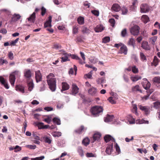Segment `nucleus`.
I'll return each instance as SVG.
<instances>
[{
	"label": "nucleus",
	"mask_w": 160,
	"mask_h": 160,
	"mask_svg": "<svg viewBox=\"0 0 160 160\" xmlns=\"http://www.w3.org/2000/svg\"><path fill=\"white\" fill-rule=\"evenodd\" d=\"M47 81L50 89L52 91H54L56 88V80L54 75L50 73L47 76Z\"/></svg>",
	"instance_id": "nucleus-1"
},
{
	"label": "nucleus",
	"mask_w": 160,
	"mask_h": 160,
	"mask_svg": "<svg viewBox=\"0 0 160 160\" xmlns=\"http://www.w3.org/2000/svg\"><path fill=\"white\" fill-rule=\"evenodd\" d=\"M102 108L101 106H95L93 107L91 110V112L92 114L95 116H99V114L102 112Z\"/></svg>",
	"instance_id": "nucleus-2"
},
{
	"label": "nucleus",
	"mask_w": 160,
	"mask_h": 160,
	"mask_svg": "<svg viewBox=\"0 0 160 160\" xmlns=\"http://www.w3.org/2000/svg\"><path fill=\"white\" fill-rule=\"evenodd\" d=\"M20 73L18 71L16 70L11 73V84L13 86L16 79V77L20 76Z\"/></svg>",
	"instance_id": "nucleus-3"
},
{
	"label": "nucleus",
	"mask_w": 160,
	"mask_h": 160,
	"mask_svg": "<svg viewBox=\"0 0 160 160\" xmlns=\"http://www.w3.org/2000/svg\"><path fill=\"white\" fill-rule=\"evenodd\" d=\"M139 27L137 25H135L131 28L130 31L131 33L134 36L137 35L139 33Z\"/></svg>",
	"instance_id": "nucleus-4"
},
{
	"label": "nucleus",
	"mask_w": 160,
	"mask_h": 160,
	"mask_svg": "<svg viewBox=\"0 0 160 160\" xmlns=\"http://www.w3.org/2000/svg\"><path fill=\"white\" fill-rule=\"evenodd\" d=\"M138 107L141 110L144 112L145 114L146 115H148L150 113V108L149 107L147 106H142L140 105H138Z\"/></svg>",
	"instance_id": "nucleus-5"
},
{
	"label": "nucleus",
	"mask_w": 160,
	"mask_h": 160,
	"mask_svg": "<svg viewBox=\"0 0 160 160\" xmlns=\"http://www.w3.org/2000/svg\"><path fill=\"white\" fill-rule=\"evenodd\" d=\"M35 78L37 82H39L42 80V75L39 70L35 72Z\"/></svg>",
	"instance_id": "nucleus-6"
},
{
	"label": "nucleus",
	"mask_w": 160,
	"mask_h": 160,
	"mask_svg": "<svg viewBox=\"0 0 160 160\" xmlns=\"http://www.w3.org/2000/svg\"><path fill=\"white\" fill-rule=\"evenodd\" d=\"M143 80V82L142 83L143 88L146 90L148 89L150 87V82L148 81L146 78H144Z\"/></svg>",
	"instance_id": "nucleus-7"
},
{
	"label": "nucleus",
	"mask_w": 160,
	"mask_h": 160,
	"mask_svg": "<svg viewBox=\"0 0 160 160\" xmlns=\"http://www.w3.org/2000/svg\"><path fill=\"white\" fill-rule=\"evenodd\" d=\"M24 76L28 80H30L32 76L31 72L30 69H25L24 73Z\"/></svg>",
	"instance_id": "nucleus-8"
},
{
	"label": "nucleus",
	"mask_w": 160,
	"mask_h": 160,
	"mask_svg": "<svg viewBox=\"0 0 160 160\" xmlns=\"http://www.w3.org/2000/svg\"><path fill=\"white\" fill-rule=\"evenodd\" d=\"M79 89L75 84H72V94L75 95L79 92Z\"/></svg>",
	"instance_id": "nucleus-9"
},
{
	"label": "nucleus",
	"mask_w": 160,
	"mask_h": 160,
	"mask_svg": "<svg viewBox=\"0 0 160 160\" xmlns=\"http://www.w3.org/2000/svg\"><path fill=\"white\" fill-rule=\"evenodd\" d=\"M0 82L2 85L4 86L6 89H8L9 87L6 80L2 76H0Z\"/></svg>",
	"instance_id": "nucleus-10"
},
{
	"label": "nucleus",
	"mask_w": 160,
	"mask_h": 160,
	"mask_svg": "<svg viewBox=\"0 0 160 160\" xmlns=\"http://www.w3.org/2000/svg\"><path fill=\"white\" fill-rule=\"evenodd\" d=\"M52 17L51 16H50L49 17L48 19L47 20L46 22L44 23V28H47L48 27H51L52 26Z\"/></svg>",
	"instance_id": "nucleus-11"
},
{
	"label": "nucleus",
	"mask_w": 160,
	"mask_h": 160,
	"mask_svg": "<svg viewBox=\"0 0 160 160\" xmlns=\"http://www.w3.org/2000/svg\"><path fill=\"white\" fill-rule=\"evenodd\" d=\"M87 128L83 126H81L75 130L74 132L75 133L78 134H81L82 132H85Z\"/></svg>",
	"instance_id": "nucleus-12"
},
{
	"label": "nucleus",
	"mask_w": 160,
	"mask_h": 160,
	"mask_svg": "<svg viewBox=\"0 0 160 160\" xmlns=\"http://www.w3.org/2000/svg\"><path fill=\"white\" fill-rule=\"evenodd\" d=\"M36 13L35 12H33L29 17L27 18L28 21L32 23H34L36 18Z\"/></svg>",
	"instance_id": "nucleus-13"
},
{
	"label": "nucleus",
	"mask_w": 160,
	"mask_h": 160,
	"mask_svg": "<svg viewBox=\"0 0 160 160\" xmlns=\"http://www.w3.org/2000/svg\"><path fill=\"white\" fill-rule=\"evenodd\" d=\"M141 47L146 50L150 49V47L148 44V42L146 41L143 42L141 44Z\"/></svg>",
	"instance_id": "nucleus-14"
},
{
	"label": "nucleus",
	"mask_w": 160,
	"mask_h": 160,
	"mask_svg": "<svg viewBox=\"0 0 160 160\" xmlns=\"http://www.w3.org/2000/svg\"><path fill=\"white\" fill-rule=\"evenodd\" d=\"M97 89L94 87H92L88 90V92L92 96H95L97 93Z\"/></svg>",
	"instance_id": "nucleus-15"
},
{
	"label": "nucleus",
	"mask_w": 160,
	"mask_h": 160,
	"mask_svg": "<svg viewBox=\"0 0 160 160\" xmlns=\"http://www.w3.org/2000/svg\"><path fill=\"white\" fill-rule=\"evenodd\" d=\"M63 55H64V56L62 57L61 58V62H62L70 61V59L68 58L69 57V53H63Z\"/></svg>",
	"instance_id": "nucleus-16"
},
{
	"label": "nucleus",
	"mask_w": 160,
	"mask_h": 160,
	"mask_svg": "<svg viewBox=\"0 0 160 160\" xmlns=\"http://www.w3.org/2000/svg\"><path fill=\"white\" fill-rule=\"evenodd\" d=\"M104 139L105 142H108L110 140H112V142H114L115 140L111 135H106L104 137Z\"/></svg>",
	"instance_id": "nucleus-17"
},
{
	"label": "nucleus",
	"mask_w": 160,
	"mask_h": 160,
	"mask_svg": "<svg viewBox=\"0 0 160 160\" xmlns=\"http://www.w3.org/2000/svg\"><path fill=\"white\" fill-rule=\"evenodd\" d=\"M132 92H138L140 93L142 92V91L139 86L138 85H136L133 86L132 88Z\"/></svg>",
	"instance_id": "nucleus-18"
},
{
	"label": "nucleus",
	"mask_w": 160,
	"mask_h": 160,
	"mask_svg": "<svg viewBox=\"0 0 160 160\" xmlns=\"http://www.w3.org/2000/svg\"><path fill=\"white\" fill-rule=\"evenodd\" d=\"M120 53L121 54L124 53L126 55L127 52V47L125 45H123L120 48Z\"/></svg>",
	"instance_id": "nucleus-19"
},
{
	"label": "nucleus",
	"mask_w": 160,
	"mask_h": 160,
	"mask_svg": "<svg viewBox=\"0 0 160 160\" xmlns=\"http://www.w3.org/2000/svg\"><path fill=\"white\" fill-rule=\"evenodd\" d=\"M113 148V143L108 145L106 150L105 152L109 155L111 154Z\"/></svg>",
	"instance_id": "nucleus-20"
},
{
	"label": "nucleus",
	"mask_w": 160,
	"mask_h": 160,
	"mask_svg": "<svg viewBox=\"0 0 160 160\" xmlns=\"http://www.w3.org/2000/svg\"><path fill=\"white\" fill-rule=\"evenodd\" d=\"M69 57H70L72 59L79 60V62L80 63H82V60L77 55L74 54H71V53H69Z\"/></svg>",
	"instance_id": "nucleus-21"
},
{
	"label": "nucleus",
	"mask_w": 160,
	"mask_h": 160,
	"mask_svg": "<svg viewBox=\"0 0 160 160\" xmlns=\"http://www.w3.org/2000/svg\"><path fill=\"white\" fill-rule=\"evenodd\" d=\"M104 29V28L102 25H97L95 28L94 30L96 32H102Z\"/></svg>",
	"instance_id": "nucleus-22"
},
{
	"label": "nucleus",
	"mask_w": 160,
	"mask_h": 160,
	"mask_svg": "<svg viewBox=\"0 0 160 160\" xmlns=\"http://www.w3.org/2000/svg\"><path fill=\"white\" fill-rule=\"evenodd\" d=\"M21 17L19 14H14L12 18V21L15 22L18 21Z\"/></svg>",
	"instance_id": "nucleus-23"
},
{
	"label": "nucleus",
	"mask_w": 160,
	"mask_h": 160,
	"mask_svg": "<svg viewBox=\"0 0 160 160\" xmlns=\"http://www.w3.org/2000/svg\"><path fill=\"white\" fill-rule=\"evenodd\" d=\"M81 31L83 34H88L90 32L89 29L85 26H83L82 27Z\"/></svg>",
	"instance_id": "nucleus-24"
},
{
	"label": "nucleus",
	"mask_w": 160,
	"mask_h": 160,
	"mask_svg": "<svg viewBox=\"0 0 160 160\" xmlns=\"http://www.w3.org/2000/svg\"><path fill=\"white\" fill-rule=\"evenodd\" d=\"M69 88V85L66 82L62 83V89L61 91H65L68 90Z\"/></svg>",
	"instance_id": "nucleus-25"
},
{
	"label": "nucleus",
	"mask_w": 160,
	"mask_h": 160,
	"mask_svg": "<svg viewBox=\"0 0 160 160\" xmlns=\"http://www.w3.org/2000/svg\"><path fill=\"white\" fill-rule=\"evenodd\" d=\"M101 136V134L99 132H97L94 134L93 138L94 141L96 140H98Z\"/></svg>",
	"instance_id": "nucleus-26"
},
{
	"label": "nucleus",
	"mask_w": 160,
	"mask_h": 160,
	"mask_svg": "<svg viewBox=\"0 0 160 160\" xmlns=\"http://www.w3.org/2000/svg\"><path fill=\"white\" fill-rule=\"evenodd\" d=\"M78 23L80 25H83L84 23V18L83 17L79 16L77 20Z\"/></svg>",
	"instance_id": "nucleus-27"
},
{
	"label": "nucleus",
	"mask_w": 160,
	"mask_h": 160,
	"mask_svg": "<svg viewBox=\"0 0 160 160\" xmlns=\"http://www.w3.org/2000/svg\"><path fill=\"white\" fill-rule=\"evenodd\" d=\"M159 60L156 56H154L153 62H152V66L156 67L158 64Z\"/></svg>",
	"instance_id": "nucleus-28"
},
{
	"label": "nucleus",
	"mask_w": 160,
	"mask_h": 160,
	"mask_svg": "<svg viewBox=\"0 0 160 160\" xmlns=\"http://www.w3.org/2000/svg\"><path fill=\"white\" fill-rule=\"evenodd\" d=\"M114 116L113 115H108L104 119V121L106 122H108L112 121Z\"/></svg>",
	"instance_id": "nucleus-29"
},
{
	"label": "nucleus",
	"mask_w": 160,
	"mask_h": 160,
	"mask_svg": "<svg viewBox=\"0 0 160 160\" xmlns=\"http://www.w3.org/2000/svg\"><path fill=\"white\" fill-rule=\"evenodd\" d=\"M16 89L17 91H19L22 93L24 92V87L21 85H17L16 87Z\"/></svg>",
	"instance_id": "nucleus-30"
},
{
	"label": "nucleus",
	"mask_w": 160,
	"mask_h": 160,
	"mask_svg": "<svg viewBox=\"0 0 160 160\" xmlns=\"http://www.w3.org/2000/svg\"><path fill=\"white\" fill-rule=\"evenodd\" d=\"M140 10H149L150 8L149 6L147 4H142L140 7Z\"/></svg>",
	"instance_id": "nucleus-31"
},
{
	"label": "nucleus",
	"mask_w": 160,
	"mask_h": 160,
	"mask_svg": "<svg viewBox=\"0 0 160 160\" xmlns=\"http://www.w3.org/2000/svg\"><path fill=\"white\" fill-rule=\"evenodd\" d=\"M30 82H28V90L30 91H31L33 89L34 86V84L33 83V81L32 80H29Z\"/></svg>",
	"instance_id": "nucleus-32"
},
{
	"label": "nucleus",
	"mask_w": 160,
	"mask_h": 160,
	"mask_svg": "<svg viewBox=\"0 0 160 160\" xmlns=\"http://www.w3.org/2000/svg\"><path fill=\"white\" fill-rule=\"evenodd\" d=\"M77 151L79 155L81 157H83L84 156V151L81 147H78V148Z\"/></svg>",
	"instance_id": "nucleus-33"
},
{
	"label": "nucleus",
	"mask_w": 160,
	"mask_h": 160,
	"mask_svg": "<svg viewBox=\"0 0 160 160\" xmlns=\"http://www.w3.org/2000/svg\"><path fill=\"white\" fill-rule=\"evenodd\" d=\"M112 10H120L121 7L118 4L115 3L112 5Z\"/></svg>",
	"instance_id": "nucleus-34"
},
{
	"label": "nucleus",
	"mask_w": 160,
	"mask_h": 160,
	"mask_svg": "<svg viewBox=\"0 0 160 160\" xmlns=\"http://www.w3.org/2000/svg\"><path fill=\"white\" fill-rule=\"evenodd\" d=\"M141 78H142L141 76L136 75L135 76L131 77L130 79L133 82H136L139 79H141Z\"/></svg>",
	"instance_id": "nucleus-35"
},
{
	"label": "nucleus",
	"mask_w": 160,
	"mask_h": 160,
	"mask_svg": "<svg viewBox=\"0 0 160 160\" xmlns=\"http://www.w3.org/2000/svg\"><path fill=\"white\" fill-rule=\"evenodd\" d=\"M132 109L131 110L132 112L135 114V115H138L137 108V105L135 104H133L132 106Z\"/></svg>",
	"instance_id": "nucleus-36"
},
{
	"label": "nucleus",
	"mask_w": 160,
	"mask_h": 160,
	"mask_svg": "<svg viewBox=\"0 0 160 160\" xmlns=\"http://www.w3.org/2000/svg\"><path fill=\"white\" fill-rule=\"evenodd\" d=\"M21 149V147L18 145H16L15 147H11V150H14L16 152L20 151Z\"/></svg>",
	"instance_id": "nucleus-37"
},
{
	"label": "nucleus",
	"mask_w": 160,
	"mask_h": 160,
	"mask_svg": "<svg viewBox=\"0 0 160 160\" xmlns=\"http://www.w3.org/2000/svg\"><path fill=\"white\" fill-rule=\"evenodd\" d=\"M90 140L88 138H85L82 141V143L85 146L88 145L90 143Z\"/></svg>",
	"instance_id": "nucleus-38"
},
{
	"label": "nucleus",
	"mask_w": 160,
	"mask_h": 160,
	"mask_svg": "<svg viewBox=\"0 0 160 160\" xmlns=\"http://www.w3.org/2000/svg\"><path fill=\"white\" fill-rule=\"evenodd\" d=\"M140 57L141 60L143 62H146L147 60V58L146 56L144 54V53L142 52L140 53Z\"/></svg>",
	"instance_id": "nucleus-39"
},
{
	"label": "nucleus",
	"mask_w": 160,
	"mask_h": 160,
	"mask_svg": "<svg viewBox=\"0 0 160 160\" xmlns=\"http://www.w3.org/2000/svg\"><path fill=\"white\" fill-rule=\"evenodd\" d=\"M74 70L75 72V75L76 74V72L77 71V67L76 65H74L73 69L72 68L70 69L69 72V74H73L74 73Z\"/></svg>",
	"instance_id": "nucleus-40"
},
{
	"label": "nucleus",
	"mask_w": 160,
	"mask_h": 160,
	"mask_svg": "<svg viewBox=\"0 0 160 160\" xmlns=\"http://www.w3.org/2000/svg\"><path fill=\"white\" fill-rule=\"evenodd\" d=\"M52 121L54 123H56L58 125H60L61 124L60 119L58 118H54L52 119Z\"/></svg>",
	"instance_id": "nucleus-41"
},
{
	"label": "nucleus",
	"mask_w": 160,
	"mask_h": 160,
	"mask_svg": "<svg viewBox=\"0 0 160 160\" xmlns=\"http://www.w3.org/2000/svg\"><path fill=\"white\" fill-rule=\"evenodd\" d=\"M157 39V36H153L150 39V42L151 43L152 45L155 44V42L156 41Z\"/></svg>",
	"instance_id": "nucleus-42"
},
{
	"label": "nucleus",
	"mask_w": 160,
	"mask_h": 160,
	"mask_svg": "<svg viewBox=\"0 0 160 160\" xmlns=\"http://www.w3.org/2000/svg\"><path fill=\"white\" fill-rule=\"evenodd\" d=\"M36 125L37 126L38 129H43V123L42 122H38L35 123Z\"/></svg>",
	"instance_id": "nucleus-43"
},
{
	"label": "nucleus",
	"mask_w": 160,
	"mask_h": 160,
	"mask_svg": "<svg viewBox=\"0 0 160 160\" xmlns=\"http://www.w3.org/2000/svg\"><path fill=\"white\" fill-rule=\"evenodd\" d=\"M43 139L46 143H47L48 144H50L52 142V140L50 138L45 136L43 137Z\"/></svg>",
	"instance_id": "nucleus-44"
},
{
	"label": "nucleus",
	"mask_w": 160,
	"mask_h": 160,
	"mask_svg": "<svg viewBox=\"0 0 160 160\" xmlns=\"http://www.w3.org/2000/svg\"><path fill=\"white\" fill-rule=\"evenodd\" d=\"M153 81L154 82L158 83H160V77H156L153 78Z\"/></svg>",
	"instance_id": "nucleus-45"
},
{
	"label": "nucleus",
	"mask_w": 160,
	"mask_h": 160,
	"mask_svg": "<svg viewBox=\"0 0 160 160\" xmlns=\"http://www.w3.org/2000/svg\"><path fill=\"white\" fill-rule=\"evenodd\" d=\"M110 41V38L109 37H105L102 39V42L104 43H106Z\"/></svg>",
	"instance_id": "nucleus-46"
},
{
	"label": "nucleus",
	"mask_w": 160,
	"mask_h": 160,
	"mask_svg": "<svg viewBox=\"0 0 160 160\" xmlns=\"http://www.w3.org/2000/svg\"><path fill=\"white\" fill-rule=\"evenodd\" d=\"M25 147L31 149H34L36 148V146L35 145H27L25 146Z\"/></svg>",
	"instance_id": "nucleus-47"
},
{
	"label": "nucleus",
	"mask_w": 160,
	"mask_h": 160,
	"mask_svg": "<svg viewBox=\"0 0 160 160\" xmlns=\"http://www.w3.org/2000/svg\"><path fill=\"white\" fill-rule=\"evenodd\" d=\"M45 82L43 81L42 82V84H41V86L40 88V91H44L45 90Z\"/></svg>",
	"instance_id": "nucleus-48"
},
{
	"label": "nucleus",
	"mask_w": 160,
	"mask_h": 160,
	"mask_svg": "<svg viewBox=\"0 0 160 160\" xmlns=\"http://www.w3.org/2000/svg\"><path fill=\"white\" fill-rule=\"evenodd\" d=\"M154 107L156 108H160V102H156L153 103Z\"/></svg>",
	"instance_id": "nucleus-49"
},
{
	"label": "nucleus",
	"mask_w": 160,
	"mask_h": 160,
	"mask_svg": "<svg viewBox=\"0 0 160 160\" xmlns=\"http://www.w3.org/2000/svg\"><path fill=\"white\" fill-rule=\"evenodd\" d=\"M109 22L110 23L111 25L113 27L114 26L115 24V20L113 18H111L109 20Z\"/></svg>",
	"instance_id": "nucleus-50"
},
{
	"label": "nucleus",
	"mask_w": 160,
	"mask_h": 160,
	"mask_svg": "<svg viewBox=\"0 0 160 160\" xmlns=\"http://www.w3.org/2000/svg\"><path fill=\"white\" fill-rule=\"evenodd\" d=\"M135 43V40L133 38H130L128 44L129 45L134 46Z\"/></svg>",
	"instance_id": "nucleus-51"
},
{
	"label": "nucleus",
	"mask_w": 160,
	"mask_h": 160,
	"mask_svg": "<svg viewBox=\"0 0 160 160\" xmlns=\"http://www.w3.org/2000/svg\"><path fill=\"white\" fill-rule=\"evenodd\" d=\"M73 34H76L78 33V28L77 26H74L73 27Z\"/></svg>",
	"instance_id": "nucleus-52"
},
{
	"label": "nucleus",
	"mask_w": 160,
	"mask_h": 160,
	"mask_svg": "<svg viewBox=\"0 0 160 160\" xmlns=\"http://www.w3.org/2000/svg\"><path fill=\"white\" fill-rule=\"evenodd\" d=\"M45 157L44 156H41L40 157H36L34 158H32L31 160H42L44 159Z\"/></svg>",
	"instance_id": "nucleus-53"
},
{
	"label": "nucleus",
	"mask_w": 160,
	"mask_h": 160,
	"mask_svg": "<svg viewBox=\"0 0 160 160\" xmlns=\"http://www.w3.org/2000/svg\"><path fill=\"white\" fill-rule=\"evenodd\" d=\"M132 71L133 73H136L138 72V69L135 66L132 67Z\"/></svg>",
	"instance_id": "nucleus-54"
},
{
	"label": "nucleus",
	"mask_w": 160,
	"mask_h": 160,
	"mask_svg": "<svg viewBox=\"0 0 160 160\" xmlns=\"http://www.w3.org/2000/svg\"><path fill=\"white\" fill-rule=\"evenodd\" d=\"M62 133L61 132H55L53 134V136L54 137H59L61 136Z\"/></svg>",
	"instance_id": "nucleus-55"
},
{
	"label": "nucleus",
	"mask_w": 160,
	"mask_h": 160,
	"mask_svg": "<svg viewBox=\"0 0 160 160\" xmlns=\"http://www.w3.org/2000/svg\"><path fill=\"white\" fill-rule=\"evenodd\" d=\"M108 100L109 102L112 104H115L116 103V102L115 101L113 98L112 97H109L108 99Z\"/></svg>",
	"instance_id": "nucleus-56"
},
{
	"label": "nucleus",
	"mask_w": 160,
	"mask_h": 160,
	"mask_svg": "<svg viewBox=\"0 0 160 160\" xmlns=\"http://www.w3.org/2000/svg\"><path fill=\"white\" fill-rule=\"evenodd\" d=\"M19 39V38H18L16 39L15 40L12 41L11 42V45L15 46L16 43L18 41Z\"/></svg>",
	"instance_id": "nucleus-57"
},
{
	"label": "nucleus",
	"mask_w": 160,
	"mask_h": 160,
	"mask_svg": "<svg viewBox=\"0 0 160 160\" xmlns=\"http://www.w3.org/2000/svg\"><path fill=\"white\" fill-rule=\"evenodd\" d=\"M138 122H139V123L140 124L143 123L148 124L149 123V122L148 121L145 120L143 119L141 120Z\"/></svg>",
	"instance_id": "nucleus-58"
},
{
	"label": "nucleus",
	"mask_w": 160,
	"mask_h": 160,
	"mask_svg": "<svg viewBox=\"0 0 160 160\" xmlns=\"http://www.w3.org/2000/svg\"><path fill=\"white\" fill-rule=\"evenodd\" d=\"M127 34V30L126 28L123 29L121 32V36L122 37L125 36Z\"/></svg>",
	"instance_id": "nucleus-59"
},
{
	"label": "nucleus",
	"mask_w": 160,
	"mask_h": 160,
	"mask_svg": "<svg viewBox=\"0 0 160 160\" xmlns=\"http://www.w3.org/2000/svg\"><path fill=\"white\" fill-rule=\"evenodd\" d=\"M86 156L88 158L95 157L94 154L92 153H87L86 154Z\"/></svg>",
	"instance_id": "nucleus-60"
},
{
	"label": "nucleus",
	"mask_w": 160,
	"mask_h": 160,
	"mask_svg": "<svg viewBox=\"0 0 160 160\" xmlns=\"http://www.w3.org/2000/svg\"><path fill=\"white\" fill-rule=\"evenodd\" d=\"M92 13L95 16L98 17L99 15V11H91Z\"/></svg>",
	"instance_id": "nucleus-61"
},
{
	"label": "nucleus",
	"mask_w": 160,
	"mask_h": 160,
	"mask_svg": "<svg viewBox=\"0 0 160 160\" xmlns=\"http://www.w3.org/2000/svg\"><path fill=\"white\" fill-rule=\"evenodd\" d=\"M115 148L116 152H117L118 154H119L120 152V149L119 146L117 143L116 144Z\"/></svg>",
	"instance_id": "nucleus-62"
},
{
	"label": "nucleus",
	"mask_w": 160,
	"mask_h": 160,
	"mask_svg": "<svg viewBox=\"0 0 160 160\" xmlns=\"http://www.w3.org/2000/svg\"><path fill=\"white\" fill-rule=\"evenodd\" d=\"M53 48L55 49H59L61 48V46L57 44H54L53 46Z\"/></svg>",
	"instance_id": "nucleus-63"
},
{
	"label": "nucleus",
	"mask_w": 160,
	"mask_h": 160,
	"mask_svg": "<svg viewBox=\"0 0 160 160\" xmlns=\"http://www.w3.org/2000/svg\"><path fill=\"white\" fill-rule=\"evenodd\" d=\"M123 78L124 81L127 82H128L129 81V78L128 76L126 75H124L123 76Z\"/></svg>",
	"instance_id": "nucleus-64"
}]
</instances>
